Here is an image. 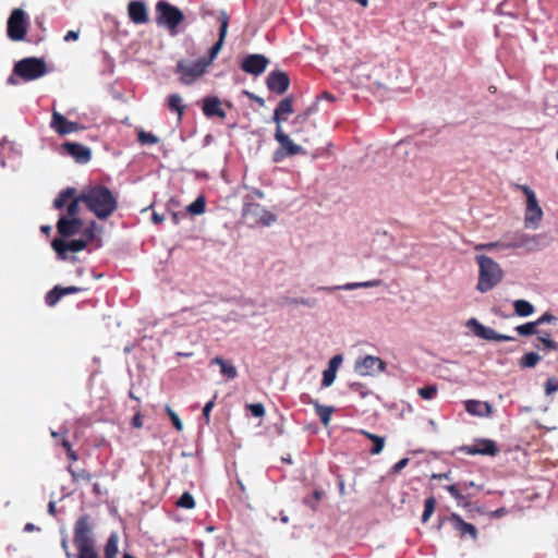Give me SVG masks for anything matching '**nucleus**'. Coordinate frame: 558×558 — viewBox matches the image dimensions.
<instances>
[{
  "instance_id": "obj_1",
  "label": "nucleus",
  "mask_w": 558,
  "mask_h": 558,
  "mask_svg": "<svg viewBox=\"0 0 558 558\" xmlns=\"http://www.w3.org/2000/svg\"><path fill=\"white\" fill-rule=\"evenodd\" d=\"M219 21V38L217 43L210 48L207 58H201L197 61H178L175 72L180 75V81L182 84L190 85L199 78L220 52L225 44L229 27V15L226 11H220Z\"/></svg>"
},
{
  "instance_id": "obj_2",
  "label": "nucleus",
  "mask_w": 558,
  "mask_h": 558,
  "mask_svg": "<svg viewBox=\"0 0 558 558\" xmlns=\"http://www.w3.org/2000/svg\"><path fill=\"white\" fill-rule=\"evenodd\" d=\"M82 203L98 219L109 218L118 208V199L109 187L97 184L84 189L81 193Z\"/></svg>"
},
{
  "instance_id": "obj_3",
  "label": "nucleus",
  "mask_w": 558,
  "mask_h": 558,
  "mask_svg": "<svg viewBox=\"0 0 558 558\" xmlns=\"http://www.w3.org/2000/svg\"><path fill=\"white\" fill-rule=\"evenodd\" d=\"M475 260L478 265V280L476 289L486 293L499 284L504 278V270L492 257L477 255Z\"/></svg>"
},
{
  "instance_id": "obj_4",
  "label": "nucleus",
  "mask_w": 558,
  "mask_h": 558,
  "mask_svg": "<svg viewBox=\"0 0 558 558\" xmlns=\"http://www.w3.org/2000/svg\"><path fill=\"white\" fill-rule=\"evenodd\" d=\"M545 234H534L530 235L522 231H515L511 234H506V250H515L522 248L526 253L535 252L541 250L546 245L545 243Z\"/></svg>"
},
{
  "instance_id": "obj_5",
  "label": "nucleus",
  "mask_w": 558,
  "mask_h": 558,
  "mask_svg": "<svg viewBox=\"0 0 558 558\" xmlns=\"http://www.w3.org/2000/svg\"><path fill=\"white\" fill-rule=\"evenodd\" d=\"M48 72L44 59L28 57L20 60L13 68V74L24 82L35 81L43 77Z\"/></svg>"
},
{
  "instance_id": "obj_6",
  "label": "nucleus",
  "mask_w": 558,
  "mask_h": 558,
  "mask_svg": "<svg viewBox=\"0 0 558 558\" xmlns=\"http://www.w3.org/2000/svg\"><path fill=\"white\" fill-rule=\"evenodd\" d=\"M157 23L163 24L171 33H175L177 27L183 22V12L166 0H159L156 3Z\"/></svg>"
},
{
  "instance_id": "obj_7",
  "label": "nucleus",
  "mask_w": 558,
  "mask_h": 558,
  "mask_svg": "<svg viewBox=\"0 0 558 558\" xmlns=\"http://www.w3.org/2000/svg\"><path fill=\"white\" fill-rule=\"evenodd\" d=\"M526 197L524 213V226L530 229H537L543 219V209L538 204L535 192L527 185H518Z\"/></svg>"
},
{
  "instance_id": "obj_8",
  "label": "nucleus",
  "mask_w": 558,
  "mask_h": 558,
  "mask_svg": "<svg viewBox=\"0 0 558 558\" xmlns=\"http://www.w3.org/2000/svg\"><path fill=\"white\" fill-rule=\"evenodd\" d=\"M29 25V20L23 9H13L7 22V35L12 41H22L25 39Z\"/></svg>"
},
{
  "instance_id": "obj_9",
  "label": "nucleus",
  "mask_w": 558,
  "mask_h": 558,
  "mask_svg": "<svg viewBox=\"0 0 558 558\" xmlns=\"http://www.w3.org/2000/svg\"><path fill=\"white\" fill-rule=\"evenodd\" d=\"M243 218L251 226H269L276 221V216L266 210L257 203H245L243 206Z\"/></svg>"
},
{
  "instance_id": "obj_10",
  "label": "nucleus",
  "mask_w": 558,
  "mask_h": 558,
  "mask_svg": "<svg viewBox=\"0 0 558 558\" xmlns=\"http://www.w3.org/2000/svg\"><path fill=\"white\" fill-rule=\"evenodd\" d=\"M92 519L88 514L81 515L74 525L73 543L75 547L93 546Z\"/></svg>"
},
{
  "instance_id": "obj_11",
  "label": "nucleus",
  "mask_w": 558,
  "mask_h": 558,
  "mask_svg": "<svg viewBox=\"0 0 558 558\" xmlns=\"http://www.w3.org/2000/svg\"><path fill=\"white\" fill-rule=\"evenodd\" d=\"M354 368L361 376H375L385 372L386 363L377 356L366 355L355 362Z\"/></svg>"
},
{
  "instance_id": "obj_12",
  "label": "nucleus",
  "mask_w": 558,
  "mask_h": 558,
  "mask_svg": "<svg viewBox=\"0 0 558 558\" xmlns=\"http://www.w3.org/2000/svg\"><path fill=\"white\" fill-rule=\"evenodd\" d=\"M461 451L469 456L481 454L495 457L499 452V448L496 441L483 438L475 439L473 444L461 447Z\"/></svg>"
},
{
  "instance_id": "obj_13",
  "label": "nucleus",
  "mask_w": 558,
  "mask_h": 558,
  "mask_svg": "<svg viewBox=\"0 0 558 558\" xmlns=\"http://www.w3.org/2000/svg\"><path fill=\"white\" fill-rule=\"evenodd\" d=\"M466 326L473 331V333L485 340L489 341H513L514 338L507 335H500L496 332L493 328L486 327L481 324L476 318H471L468 320Z\"/></svg>"
},
{
  "instance_id": "obj_14",
  "label": "nucleus",
  "mask_w": 558,
  "mask_h": 558,
  "mask_svg": "<svg viewBox=\"0 0 558 558\" xmlns=\"http://www.w3.org/2000/svg\"><path fill=\"white\" fill-rule=\"evenodd\" d=\"M86 245H87V242L82 239L72 240L70 242H66L63 239L56 238L51 242V246L54 250V252L57 253L58 257L63 260L68 258V255H66L68 252H81L86 247Z\"/></svg>"
},
{
  "instance_id": "obj_15",
  "label": "nucleus",
  "mask_w": 558,
  "mask_h": 558,
  "mask_svg": "<svg viewBox=\"0 0 558 558\" xmlns=\"http://www.w3.org/2000/svg\"><path fill=\"white\" fill-rule=\"evenodd\" d=\"M268 64L269 60L265 56L254 53L242 60L241 69L247 74L258 76L265 72Z\"/></svg>"
},
{
  "instance_id": "obj_16",
  "label": "nucleus",
  "mask_w": 558,
  "mask_h": 558,
  "mask_svg": "<svg viewBox=\"0 0 558 558\" xmlns=\"http://www.w3.org/2000/svg\"><path fill=\"white\" fill-rule=\"evenodd\" d=\"M266 85L270 92L282 95L290 86V78L283 71H272L267 75Z\"/></svg>"
},
{
  "instance_id": "obj_17",
  "label": "nucleus",
  "mask_w": 558,
  "mask_h": 558,
  "mask_svg": "<svg viewBox=\"0 0 558 558\" xmlns=\"http://www.w3.org/2000/svg\"><path fill=\"white\" fill-rule=\"evenodd\" d=\"M50 128L62 136L83 129L77 122L69 121L64 116L56 110L51 116Z\"/></svg>"
},
{
  "instance_id": "obj_18",
  "label": "nucleus",
  "mask_w": 558,
  "mask_h": 558,
  "mask_svg": "<svg viewBox=\"0 0 558 558\" xmlns=\"http://www.w3.org/2000/svg\"><path fill=\"white\" fill-rule=\"evenodd\" d=\"M87 287H77V286H69V287H61V286H54L45 296V302L48 306L53 307L57 305V303L60 301L61 298L80 293L87 291Z\"/></svg>"
},
{
  "instance_id": "obj_19",
  "label": "nucleus",
  "mask_w": 558,
  "mask_h": 558,
  "mask_svg": "<svg viewBox=\"0 0 558 558\" xmlns=\"http://www.w3.org/2000/svg\"><path fill=\"white\" fill-rule=\"evenodd\" d=\"M128 14L130 20L136 25H143L149 21L147 5L142 0L130 1L128 4Z\"/></svg>"
},
{
  "instance_id": "obj_20",
  "label": "nucleus",
  "mask_w": 558,
  "mask_h": 558,
  "mask_svg": "<svg viewBox=\"0 0 558 558\" xmlns=\"http://www.w3.org/2000/svg\"><path fill=\"white\" fill-rule=\"evenodd\" d=\"M62 148L68 155L73 157L76 162L86 163L92 158L90 149L83 144L66 142L62 145Z\"/></svg>"
},
{
  "instance_id": "obj_21",
  "label": "nucleus",
  "mask_w": 558,
  "mask_h": 558,
  "mask_svg": "<svg viewBox=\"0 0 558 558\" xmlns=\"http://www.w3.org/2000/svg\"><path fill=\"white\" fill-rule=\"evenodd\" d=\"M82 225L83 223L80 218L69 219L66 216L61 215L57 222L58 233L62 238H70L80 232Z\"/></svg>"
},
{
  "instance_id": "obj_22",
  "label": "nucleus",
  "mask_w": 558,
  "mask_h": 558,
  "mask_svg": "<svg viewBox=\"0 0 558 558\" xmlns=\"http://www.w3.org/2000/svg\"><path fill=\"white\" fill-rule=\"evenodd\" d=\"M464 408L473 416L489 417L493 414V407L487 401L466 400Z\"/></svg>"
},
{
  "instance_id": "obj_23",
  "label": "nucleus",
  "mask_w": 558,
  "mask_h": 558,
  "mask_svg": "<svg viewBox=\"0 0 558 558\" xmlns=\"http://www.w3.org/2000/svg\"><path fill=\"white\" fill-rule=\"evenodd\" d=\"M275 138L280 144L281 149L286 150L289 156L298 155L302 151V147L294 144L290 137L282 131L281 126L276 128Z\"/></svg>"
},
{
  "instance_id": "obj_24",
  "label": "nucleus",
  "mask_w": 558,
  "mask_h": 558,
  "mask_svg": "<svg viewBox=\"0 0 558 558\" xmlns=\"http://www.w3.org/2000/svg\"><path fill=\"white\" fill-rule=\"evenodd\" d=\"M293 112V98L288 96L279 101L275 111H274V121L277 126H281V123L287 120L286 114H291Z\"/></svg>"
},
{
  "instance_id": "obj_25",
  "label": "nucleus",
  "mask_w": 558,
  "mask_h": 558,
  "mask_svg": "<svg viewBox=\"0 0 558 558\" xmlns=\"http://www.w3.org/2000/svg\"><path fill=\"white\" fill-rule=\"evenodd\" d=\"M203 113L208 118H226V111L221 108V101L218 97H207L204 99Z\"/></svg>"
},
{
  "instance_id": "obj_26",
  "label": "nucleus",
  "mask_w": 558,
  "mask_h": 558,
  "mask_svg": "<svg viewBox=\"0 0 558 558\" xmlns=\"http://www.w3.org/2000/svg\"><path fill=\"white\" fill-rule=\"evenodd\" d=\"M450 521L453 523L454 529L460 533L461 536L470 534L473 538H476V527L473 524L465 522L459 514L452 513Z\"/></svg>"
},
{
  "instance_id": "obj_27",
  "label": "nucleus",
  "mask_w": 558,
  "mask_h": 558,
  "mask_svg": "<svg viewBox=\"0 0 558 558\" xmlns=\"http://www.w3.org/2000/svg\"><path fill=\"white\" fill-rule=\"evenodd\" d=\"M210 364H217L220 367V373L228 379H234L238 376L236 367L230 362L220 356H216L210 361Z\"/></svg>"
},
{
  "instance_id": "obj_28",
  "label": "nucleus",
  "mask_w": 558,
  "mask_h": 558,
  "mask_svg": "<svg viewBox=\"0 0 558 558\" xmlns=\"http://www.w3.org/2000/svg\"><path fill=\"white\" fill-rule=\"evenodd\" d=\"M76 195V190L74 187H66L62 190L58 196L53 201V207L56 209H62L65 203H70L72 198Z\"/></svg>"
},
{
  "instance_id": "obj_29",
  "label": "nucleus",
  "mask_w": 558,
  "mask_h": 558,
  "mask_svg": "<svg viewBox=\"0 0 558 558\" xmlns=\"http://www.w3.org/2000/svg\"><path fill=\"white\" fill-rule=\"evenodd\" d=\"M167 105L169 110L177 112L179 120H181L185 110L182 97L179 94H171L168 96Z\"/></svg>"
},
{
  "instance_id": "obj_30",
  "label": "nucleus",
  "mask_w": 558,
  "mask_h": 558,
  "mask_svg": "<svg viewBox=\"0 0 558 558\" xmlns=\"http://www.w3.org/2000/svg\"><path fill=\"white\" fill-rule=\"evenodd\" d=\"M361 434L364 435L373 442V447L371 448V454H379L385 447V437L372 434L366 430H361Z\"/></svg>"
},
{
  "instance_id": "obj_31",
  "label": "nucleus",
  "mask_w": 558,
  "mask_h": 558,
  "mask_svg": "<svg viewBox=\"0 0 558 558\" xmlns=\"http://www.w3.org/2000/svg\"><path fill=\"white\" fill-rule=\"evenodd\" d=\"M315 407L316 414L319 416L322 423L327 426L330 422L333 408L332 407H326L318 403V401L312 402Z\"/></svg>"
},
{
  "instance_id": "obj_32",
  "label": "nucleus",
  "mask_w": 558,
  "mask_h": 558,
  "mask_svg": "<svg viewBox=\"0 0 558 558\" xmlns=\"http://www.w3.org/2000/svg\"><path fill=\"white\" fill-rule=\"evenodd\" d=\"M513 306L515 314L522 317L530 316L534 312V306L525 300L514 301Z\"/></svg>"
},
{
  "instance_id": "obj_33",
  "label": "nucleus",
  "mask_w": 558,
  "mask_h": 558,
  "mask_svg": "<svg viewBox=\"0 0 558 558\" xmlns=\"http://www.w3.org/2000/svg\"><path fill=\"white\" fill-rule=\"evenodd\" d=\"M118 551V536L111 534L105 546V558H117Z\"/></svg>"
},
{
  "instance_id": "obj_34",
  "label": "nucleus",
  "mask_w": 558,
  "mask_h": 558,
  "mask_svg": "<svg viewBox=\"0 0 558 558\" xmlns=\"http://www.w3.org/2000/svg\"><path fill=\"white\" fill-rule=\"evenodd\" d=\"M205 209H206V199H205V196H203V195H199L193 203H191L186 207V210L191 215H202L205 213Z\"/></svg>"
},
{
  "instance_id": "obj_35",
  "label": "nucleus",
  "mask_w": 558,
  "mask_h": 558,
  "mask_svg": "<svg viewBox=\"0 0 558 558\" xmlns=\"http://www.w3.org/2000/svg\"><path fill=\"white\" fill-rule=\"evenodd\" d=\"M380 283L379 280H373V281H365V282H353V283H347L341 287V289L344 290H354L357 288H368V287H376ZM336 289H340V287H336ZM319 290H328L332 291L335 288H319Z\"/></svg>"
},
{
  "instance_id": "obj_36",
  "label": "nucleus",
  "mask_w": 558,
  "mask_h": 558,
  "mask_svg": "<svg viewBox=\"0 0 558 558\" xmlns=\"http://www.w3.org/2000/svg\"><path fill=\"white\" fill-rule=\"evenodd\" d=\"M435 507H436V499L433 496L425 499L424 511L422 514L423 523H426L429 520V518L433 515V513L435 511Z\"/></svg>"
},
{
  "instance_id": "obj_37",
  "label": "nucleus",
  "mask_w": 558,
  "mask_h": 558,
  "mask_svg": "<svg viewBox=\"0 0 558 558\" xmlns=\"http://www.w3.org/2000/svg\"><path fill=\"white\" fill-rule=\"evenodd\" d=\"M506 240L505 238L500 241L496 242H487V243H480L474 245L475 251H493L495 248L499 250H506Z\"/></svg>"
},
{
  "instance_id": "obj_38",
  "label": "nucleus",
  "mask_w": 558,
  "mask_h": 558,
  "mask_svg": "<svg viewBox=\"0 0 558 558\" xmlns=\"http://www.w3.org/2000/svg\"><path fill=\"white\" fill-rule=\"evenodd\" d=\"M539 360L541 356L537 353L529 352L521 357L520 365L522 367L532 368L538 363Z\"/></svg>"
},
{
  "instance_id": "obj_39",
  "label": "nucleus",
  "mask_w": 558,
  "mask_h": 558,
  "mask_svg": "<svg viewBox=\"0 0 558 558\" xmlns=\"http://www.w3.org/2000/svg\"><path fill=\"white\" fill-rule=\"evenodd\" d=\"M80 203H82L81 194L75 195L66 207V215L69 219L77 218L80 211Z\"/></svg>"
},
{
  "instance_id": "obj_40",
  "label": "nucleus",
  "mask_w": 558,
  "mask_h": 558,
  "mask_svg": "<svg viewBox=\"0 0 558 558\" xmlns=\"http://www.w3.org/2000/svg\"><path fill=\"white\" fill-rule=\"evenodd\" d=\"M177 506L179 508L193 509L195 507V500L189 492H185L178 499Z\"/></svg>"
},
{
  "instance_id": "obj_41",
  "label": "nucleus",
  "mask_w": 558,
  "mask_h": 558,
  "mask_svg": "<svg viewBox=\"0 0 558 558\" xmlns=\"http://www.w3.org/2000/svg\"><path fill=\"white\" fill-rule=\"evenodd\" d=\"M437 391H438V388L436 385L424 386L422 388H418V390H417L420 397L425 400L434 399L437 395Z\"/></svg>"
},
{
  "instance_id": "obj_42",
  "label": "nucleus",
  "mask_w": 558,
  "mask_h": 558,
  "mask_svg": "<svg viewBox=\"0 0 558 558\" xmlns=\"http://www.w3.org/2000/svg\"><path fill=\"white\" fill-rule=\"evenodd\" d=\"M537 324L536 322H530L523 325H519L515 327V330L520 336H531L537 332L536 330Z\"/></svg>"
},
{
  "instance_id": "obj_43",
  "label": "nucleus",
  "mask_w": 558,
  "mask_h": 558,
  "mask_svg": "<svg viewBox=\"0 0 558 558\" xmlns=\"http://www.w3.org/2000/svg\"><path fill=\"white\" fill-rule=\"evenodd\" d=\"M137 140L141 144H149V145H154V144H157L158 143V137L156 135H154L153 133H148V132H145L143 130H141L137 134Z\"/></svg>"
},
{
  "instance_id": "obj_44",
  "label": "nucleus",
  "mask_w": 558,
  "mask_h": 558,
  "mask_svg": "<svg viewBox=\"0 0 558 558\" xmlns=\"http://www.w3.org/2000/svg\"><path fill=\"white\" fill-rule=\"evenodd\" d=\"M75 548L77 549V558H99L94 545Z\"/></svg>"
},
{
  "instance_id": "obj_45",
  "label": "nucleus",
  "mask_w": 558,
  "mask_h": 558,
  "mask_svg": "<svg viewBox=\"0 0 558 558\" xmlns=\"http://www.w3.org/2000/svg\"><path fill=\"white\" fill-rule=\"evenodd\" d=\"M537 340L539 342H542L544 349H547V350H558V343H556L555 341H553L550 339V333L549 332H544L542 336H539L537 338Z\"/></svg>"
},
{
  "instance_id": "obj_46",
  "label": "nucleus",
  "mask_w": 558,
  "mask_h": 558,
  "mask_svg": "<svg viewBox=\"0 0 558 558\" xmlns=\"http://www.w3.org/2000/svg\"><path fill=\"white\" fill-rule=\"evenodd\" d=\"M246 409L255 417H262L265 415V408L262 403H250L246 405Z\"/></svg>"
},
{
  "instance_id": "obj_47",
  "label": "nucleus",
  "mask_w": 558,
  "mask_h": 558,
  "mask_svg": "<svg viewBox=\"0 0 558 558\" xmlns=\"http://www.w3.org/2000/svg\"><path fill=\"white\" fill-rule=\"evenodd\" d=\"M336 371H332L330 368H326L323 373V380H322V385L324 387H329L336 379Z\"/></svg>"
},
{
  "instance_id": "obj_48",
  "label": "nucleus",
  "mask_w": 558,
  "mask_h": 558,
  "mask_svg": "<svg viewBox=\"0 0 558 558\" xmlns=\"http://www.w3.org/2000/svg\"><path fill=\"white\" fill-rule=\"evenodd\" d=\"M287 302L291 305H304V306H314L316 301L314 299H305V298H300V299H296V298H293V299H290V298H287L286 299Z\"/></svg>"
},
{
  "instance_id": "obj_49",
  "label": "nucleus",
  "mask_w": 558,
  "mask_h": 558,
  "mask_svg": "<svg viewBox=\"0 0 558 558\" xmlns=\"http://www.w3.org/2000/svg\"><path fill=\"white\" fill-rule=\"evenodd\" d=\"M216 399H217V393H215L213 399L209 400L203 408V417H204L206 424H209V422H210V412H211L213 408L215 407Z\"/></svg>"
},
{
  "instance_id": "obj_50",
  "label": "nucleus",
  "mask_w": 558,
  "mask_h": 558,
  "mask_svg": "<svg viewBox=\"0 0 558 558\" xmlns=\"http://www.w3.org/2000/svg\"><path fill=\"white\" fill-rule=\"evenodd\" d=\"M166 411H167L169 417L171 418L173 426L178 430H182L183 424H182V421L180 420V417L178 416V414L170 407H167Z\"/></svg>"
},
{
  "instance_id": "obj_51",
  "label": "nucleus",
  "mask_w": 558,
  "mask_h": 558,
  "mask_svg": "<svg viewBox=\"0 0 558 558\" xmlns=\"http://www.w3.org/2000/svg\"><path fill=\"white\" fill-rule=\"evenodd\" d=\"M556 391H558V379L550 377L545 383V393L550 396Z\"/></svg>"
},
{
  "instance_id": "obj_52",
  "label": "nucleus",
  "mask_w": 558,
  "mask_h": 558,
  "mask_svg": "<svg viewBox=\"0 0 558 558\" xmlns=\"http://www.w3.org/2000/svg\"><path fill=\"white\" fill-rule=\"evenodd\" d=\"M71 474L75 481L82 480L89 483L93 478V475L86 470H81L78 472L71 471Z\"/></svg>"
},
{
  "instance_id": "obj_53",
  "label": "nucleus",
  "mask_w": 558,
  "mask_h": 558,
  "mask_svg": "<svg viewBox=\"0 0 558 558\" xmlns=\"http://www.w3.org/2000/svg\"><path fill=\"white\" fill-rule=\"evenodd\" d=\"M342 362V356L341 355H335L330 359L329 363H328V368L332 369V371H336L338 369V367L340 366Z\"/></svg>"
},
{
  "instance_id": "obj_54",
  "label": "nucleus",
  "mask_w": 558,
  "mask_h": 558,
  "mask_svg": "<svg viewBox=\"0 0 558 558\" xmlns=\"http://www.w3.org/2000/svg\"><path fill=\"white\" fill-rule=\"evenodd\" d=\"M447 492L458 501L463 499V496L460 494L458 487L456 485L446 486Z\"/></svg>"
},
{
  "instance_id": "obj_55",
  "label": "nucleus",
  "mask_w": 558,
  "mask_h": 558,
  "mask_svg": "<svg viewBox=\"0 0 558 558\" xmlns=\"http://www.w3.org/2000/svg\"><path fill=\"white\" fill-rule=\"evenodd\" d=\"M408 464H409V459L408 458H403V459L399 460L396 464H393L391 470H392L393 473H399Z\"/></svg>"
},
{
  "instance_id": "obj_56",
  "label": "nucleus",
  "mask_w": 558,
  "mask_h": 558,
  "mask_svg": "<svg viewBox=\"0 0 558 558\" xmlns=\"http://www.w3.org/2000/svg\"><path fill=\"white\" fill-rule=\"evenodd\" d=\"M557 318L551 315L550 313H545L544 315H542L536 322L537 326L539 325H543L545 323H550V322H554L556 320Z\"/></svg>"
},
{
  "instance_id": "obj_57",
  "label": "nucleus",
  "mask_w": 558,
  "mask_h": 558,
  "mask_svg": "<svg viewBox=\"0 0 558 558\" xmlns=\"http://www.w3.org/2000/svg\"><path fill=\"white\" fill-rule=\"evenodd\" d=\"M131 424L134 428H141L143 426L142 415L140 412L133 416Z\"/></svg>"
},
{
  "instance_id": "obj_58",
  "label": "nucleus",
  "mask_w": 558,
  "mask_h": 558,
  "mask_svg": "<svg viewBox=\"0 0 558 558\" xmlns=\"http://www.w3.org/2000/svg\"><path fill=\"white\" fill-rule=\"evenodd\" d=\"M245 94L252 99L254 100L255 102H257L260 107H263L265 105V100L259 97V96H256L252 93H248V92H245Z\"/></svg>"
},
{
  "instance_id": "obj_59",
  "label": "nucleus",
  "mask_w": 558,
  "mask_h": 558,
  "mask_svg": "<svg viewBox=\"0 0 558 558\" xmlns=\"http://www.w3.org/2000/svg\"><path fill=\"white\" fill-rule=\"evenodd\" d=\"M78 38V32L69 31L64 36L65 41L76 40Z\"/></svg>"
},
{
  "instance_id": "obj_60",
  "label": "nucleus",
  "mask_w": 558,
  "mask_h": 558,
  "mask_svg": "<svg viewBox=\"0 0 558 558\" xmlns=\"http://www.w3.org/2000/svg\"><path fill=\"white\" fill-rule=\"evenodd\" d=\"M364 388V386L360 383H352L350 384V389L352 391H356V392H360L362 396L364 395L362 389Z\"/></svg>"
},
{
  "instance_id": "obj_61",
  "label": "nucleus",
  "mask_w": 558,
  "mask_h": 558,
  "mask_svg": "<svg viewBox=\"0 0 558 558\" xmlns=\"http://www.w3.org/2000/svg\"><path fill=\"white\" fill-rule=\"evenodd\" d=\"M311 112H312V108H308L303 114L296 116L295 120L296 121H299V120L305 121L310 117Z\"/></svg>"
},
{
  "instance_id": "obj_62",
  "label": "nucleus",
  "mask_w": 558,
  "mask_h": 558,
  "mask_svg": "<svg viewBox=\"0 0 558 558\" xmlns=\"http://www.w3.org/2000/svg\"><path fill=\"white\" fill-rule=\"evenodd\" d=\"M66 456L71 461L77 460V454L72 448H68Z\"/></svg>"
},
{
  "instance_id": "obj_63",
  "label": "nucleus",
  "mask_w": 558,
  "mask_h": 558,
  "mask_svg": "<svg viewBox=\"0 0 558 558\" xmlns=\"http://www.w3.org/2000/svg\"><path fill=\"white\" fill-rule=\"evenodd\" d=\"M61 546H62V548H63V549H64V551H65V556H66V558H72V557H73V555L69 551V546H68V542H66V539H63V541H62Z\"/></svg>"
},
{
  "instance_id": "obj_64",
  "label": "nucleus",
  "mask_w": 558,
  "mask_h": 558,
  "mask_svg": "<svg viewBox=\"0 0 558 558\" xmlns=\"http://www.w3.org/2000/svg\"><path fill=\"white\" fill-rule=\"evenodd\" d=\"M163 219H165V218H163V216H162V215H159V214H157V213H154V214H153V216H151V220H153V222H155V223H160V222H162V221H163Z\"/></svg>"
}]
</instances>
